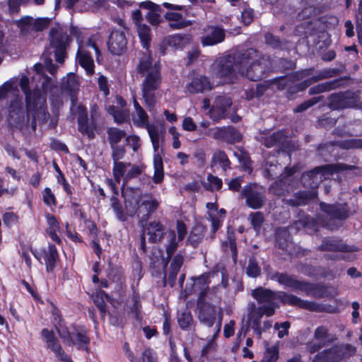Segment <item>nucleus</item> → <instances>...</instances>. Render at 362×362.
Wrapping results in <instances>:
<instances>
[{
  "mask_svg": "<svg viewBox=\"0 0 362 362\" xmlns=\"http://www.w3.org/2000/svg\"><path fill=\"white\" fill-rule=\"evenodd\" d=\"M110 148L112 150L111 156L113 162L119 161L124 157L127 151L124 146L117 145L110 146Z\"/></svg>",
  "mask_w": 362,
  "mask_h": 362,
  "instance_id": "nucleus-63",
  "label": "nucleus"
},
{
  "mask_svg": "<svg viewBox=\"0 0 362 362\" xmlns=\"http://www.w3.org/2000/svg\"><path fill=\"white\" fill-rule=\"evenodd\" d=\"M144 231L149 235V240L153 243L161 241L165 233V226L160 221H153L148 223Z\"/></svg>",
  "mask_w": 362,
  "mask_h": 362,
  "instance_id": "nucleus-30",
  "label": "nucleus"
},
{
  "mask_svg": "<svg viewBox=\"0 0 362 362\" xmlns=\"http://www.w3.org/2000/svg\"><path fill=\"white\" fill-rule=\"evenodd\" d=\"M339 80H338V79L319 83L316 86H314L310 88V89L308 90V94L310 95H317V94L322 93L325 92H328L333 89L337 88L339 86Z\"/></svg>",
  "mask_w": 362,
  "mask_h": 362,
  "instance_id": "nucleus-42",
  "label": "nucleus"
},
{
  "mask_svg": "<svg viewBox=\"0 0 362 362\" xmlns=\"http://www.w3.org/2000/svg\"><path fill=\"white\" fill-rule=\"evenodd\" d=\"M134 107L135 112L133 115V121L135 124L139 127L146 126L148 124V117L143 107L139 105L136 99L134 98Z\"/></svg>",
  "mask_w": 362,
  "mask_h": 362,
  "instance_id": "nucleus-43",
  "label": "nucleus"
},
{
  "mask_svg": "<svg viewBox=\"0 0 362 362\" xmlns=\"http://www.w3.org/2000/svg\"><path fill=\"white\" fill-rule=\"evenodd\" d=\"M342 358V349L339 346L325 349L315 356V361L321 362H338Z\"/></svg>",
  "mask_w": 362,
  "mask_h": 362,
  "instance_id": "nucleus-25",
  "label": "nucleus"
},
{
  "mask_svg": "<svg viewBox=\"0 0 362 362\" xmlns=\"http://www.w3.org/2000/svg\"><path fill=\"white\" fill-rule=\"evenodd\" d=\"M42 335L46 339L47 348L50 349L54 353L57 358L62 361H66L67 358H69L63 350L53 332H49L47 329H43L42 331Z\"/></svg>",
  "mask_w": 362,
  "mask_h": 362,
  "instance_id": "nucleus-23",
  "label": "nucleus"
},
{
  "mask_svg": "<svg viewBox=\"0 0 362 362\" xmlns=\"http://www.w3.org/2000/svg\"><path fill=\"white\" fill-rule=\"evenodd\" d=\"M16 25L20 29L23 35L35 32V18L30 16H24L15 21Z\"/></svg>",
  "mask_w": 362,
  "mask_h": 362,
  "instance_id": "nucleus-44",
  "label": "nucleus"
},
{
  "mask_svg": "<svg viewBox=\"0 0 362 362\" xmlns=\"http://www.w3.org/2000/svg\"><path fill=\"white\" fill-rule=\"evenodd\" d=\"M78 90L79 81L76 74L71 73L63 78L61 83L62 93L70 97L73 105H76Z\"/></svg>",
  "mask_w": 362,
  "mask_h": 362,
  "instance_id": "nucleus-20",
  "label": "nucleus"
},
{
  "mask_svg": "<svg viewBox=\"0 0 362 362\" xmlns=\"http://www.w3.org/2000/svg\"><path fill=\"white\" fill-rule=\"evenodd\" d=\"M288 233L286 230H279L276 233V246L283 251L291 253L292 243L288 240Z\"/></svg>",
  "mask_w": 362,
  "mask_h": 362,
  "instance_id": "nucleus-46",
  "label": "nucleus"
},
{
  "mask_svg": "<svg viewBox=\"0 0 362 362\" xmlns=\"http://www.w3.org/2000/svg\"><path fill=\"white\" fill-rule=\"evenodd\" d=\"M352 166L343 163L327 164L314 168L313 170L303 173L301 182L305 187L315 189L325 180L334 173L347 170Z\"/></svg>",
  "mask_w": 362,
  "mask_h": 362,
  "instance_id": "nucleus-6",
  "label": "nucleus"
},
{
  "mask_svg": "<svg viewBox=\"0 0 362 362\" xmlns=\"http://www.w3.org/2000/svg\"><path fill=\"white\" fill-rule=\"evenodd\" d=\"M290 182L288 177H281L276 181L270 187V191L276 196L281 197L288 193L291 190L289 187Z\"/></svg>",
  "mask_w": 362,
  "mask_h": 362,
  "instance_id": "nucleus-45",
  "label": "nucleus"
},
{
  "mask_svg": "<svg viewBox=\"0 0 362 362\" xmlns=\"http://www.w3.org/2000/svg\"><path fill=\"white\" fill-rule=\"evenodd\" d=\"M132 19L136 27V30L143 46L148 47L151 38V28L143 23L144 18L140 9L135 10L132 13Z\"/></svg>",
  "mask_w": 362,
  "mask_h": 362,
  "instance_id": "nucleus-19",
  "label": "nucleus"
},
{
  "mask_svg": "<svg viewBox=\"0 0 362 362\" xmlns=\"http://www.w3.org/2000/svg\"><path fill=\"white\" fill-rule=\"evenodd\" d=\"M137 74L144 77L141 83L142 97L149 110L153 109L156 103V91L160 88L162 76L160 67L157 63H153L148 54H144L136 65Z\"/></svg>",
  "mask_w": 362,
  "mask_h": 362,
  "instance_id": "nucleus-2",
  "label": "nucleus"
},
{
  "mask_svg": "<svg viewBox=\"0 0 362 362\" xmlns=\"http://www.w3.org/2000/svg\"><path fill=\"white\" fill-rule=\"evenodd\" d=\"M315 197V193L312 191H299L295 193L292 198L285 199L286 204L296 207L308 204Z\"/></svg>",
  "mask_w": 362,
  "mask_h": 362,
  "instance_id": "nucleus-27",
  "label": "nucleus"
},
{
  "mask_svg": "<svg viewBox=\"0 0 362 362\" xmlns=\"http://www.w3.org/2000/svg\"><path fill=\"white\" fill-rule=\"evenodd\" d=\"M145 18L153 27H158L163 22L160 14L153 13L149 10L145 15Z\"/></svg>",
  "mask_w": 362,
  "mask_h": 362,
  "instance_id": "nucleus-64",
  "label": "nucleus"
},
{
  "mask_svg": "<svg viewBox=\"0 0 362 362\" xmlns=\"http://www.w3.org/2000/svg\"><path fill=\"white\" fill-rule=\"evenodd\" d=\"M213 295L209 288L204 289L197 300L198 318L201 323L209 327H212L216 320V307L208 302V300L212 299Z\"/></svg>",
  "mask_w": 362,
  "mask_h": 362,
  "instance_id": "nucleus-9",
  "label": "nucleus"
},
{
  "mask_svg": "<svg viewBox=\"0 0 362 362\" xmlns=\"http://www.w3.org/2000/svg\"><path fill=\"white\" fill-rule=\"evenodd\" d=\"M259 142L267 148L279 147L285 148L288 144V137L282 131L274 132L272 134H262L259 138Z\"/></svg>",
  "mask_w": 362,
  "mask_h": 362,
  "instance_id": "nucleus-22",
  "label": "nucleus"
},
{
  "mask_svg": "<svg viewBox=\"0 0 362 362\" xmlns=\"http://www.w3.org/2000/svg\"><path fill=\"white\" fill-rule=\"evenodd\" d=\"M271 279L276 281L280 284L291 288L293 291H300L303 283V281L296 279L294 276L277 272L272 274Z\"/></svg>",
  "mask_w": 362,
  "mask_h": 362,
  "instance_id": "nucleus-24",
  "label": "nucleus"
},
{
  "mask_svg": "<svg viewBox=\"0 0 362 362\" xmlns=\"http://www.w3.org/2000/svg\"><path fill=\"white\" fill-rule=\"evenodd\" d=\"M113 175L117 182L119 183L122 177L125 176V172L127 167L131 166L130 163H124L122 161L113 162Z\"/></svg>",
  "mask_w": 362,
  "mask_h": 362,
  "instance_id": "nucleus-53",
  "label": "nucleus"
},
{
  "mask_svg": "<svg viewBox=\"0 0 362 362\" xmlns=\"http://www.w3.org/2000/svg\"><path fill=\"white\" fill-rule=\"evenodd\" d=\"M19 86L25 96V103L30 107L33 103V100L43 95L38 89L31 90L29 88V78L26 76H22L20 80Z\"/></svg>",
  "mask_w": 362,
  "mask_h": 362,
  "instance_id": "nucleus-35",
  "label": "nucleus"
},
{
  "mask_svg": "<svg viewBox=\"0 0 362 362\" xmlns=\"http://www.w3.org/2000/svg\"><path fill=\"white\" fill-rule=\"evenodd\" d=\"M71 38L60 26L53 27L49 30V45L42 54V63L36 64L35 71L44 75V66L47 71L54 76L57 71L58 66L52 63L53 59L59 64H63L66 57V49L69 45Z\"/></svg>",
  "mask_w": 362,
  "mask_h": 362,
  "instance_id": "nucleus-1",
  "label": "nucleus"
},
{
  "mask_svg": "<svg viewBox=\"0 0 362 362\" xmlns=\"http://www.w3.org/2000/svg\"><path fill=\"white\" fill-rule=\"evenodd\" d=\"M327 106L332 110H338L346 108L343 92L332 93L327 98Z\"/></svg>",
  "mask_w": 362,
  "mask_h": 362,
  "instance_id": "nucleus-47",
  "label": "nucleus"
},
{
  "mask_svg": "<svg viewBox=\"0 0 362 362\" xmlns=\"http://www.w3.org/2000/svg\"><path fill=\"white\" fill-rule=\"evenodd\" d=\"M344 100L346 104V108L357 107L360 103V97L357 93L352 91H344Z\"/></svg>",
  "mask_w": 362,
  "mask_h": 362,
  "instance_id": "nucleus-55",
  "label": "nucleus"
},
{
  "mask_svg": "<svg viewBox=\"0 0 362 362\" xmlns=\"http://www.w3.org/2000/svg\"><path fill=\"white\" fill-rule=\"evenodd\" d=\"M192 37L188 34H175L166 37L167 44L175 49H182L185 46L189 44Z\"/></svg>",
  "mask_w": 362,
  "mask_h": 362,
  "instance_id": "nucleus-39",
  "label": "nucleus"
},
{
  "mask_svg": "<svg viewBox=\"0 0 362 362\" xmlns=\"http://www.w3.org/2000/svg\"><path fill=\"white\" fill-rule=\"evenodd\" d=\"M247 310L248 319L258 318L261 320L264 315H267V317H270L275 313H274L273 308L272 307L264 308V306L261 305L257 308L255 303H250L248 304Z\"/></svg>",
  "mask_w": 362,
  "mask_h": 362,
  "instance_id": "nucleus-40",
  "label": "nucleus"
},
{
  "mask_svg": "<svg viewBox=\"0 0 362 362\" xmlns=\"http://www.w3.org/2000/svg\"><path fill=\"white\" fill-rule=\"evenodd\" d=\"M222 180L216 176L211 174L208 175L207 182H203L202 185L208 190L213 192L214 190H219L222 187Z\"/></svg>",
  "mask_w": 362,
  "mask_h": 362,
  "instance_id": "nucleus-54",
  "label": "nucleus"
},
{
  "mask_svg": "<svg viewBox=\"0 0 362 362\" xmlns=\"http://www.w3.org/2000/svg\"><path fill=\"white\" fill-rule=\"evenodd\" d=\"M319 251L329 252H349V247L341 240H334L329 238H325L321 245L317 247Z\"/></svg>",
  "mask_w": 362,
  "mask_h": 362,
  "instance_id": "nucleus-28",
  "label": "nucleus"
},
{
  "mask_svg": "<svg viewBox=\"0 0 362 362\" xmlns=\"http://www.w3.org/2000/svg\"><path fill=\"white\" fill-rule=\"evenodd\" d=\"M187 89L190 93L194 94L211 90V86L206 76L200 75L193 78L192 82L187 84Z\"/></svg>",
  "mask_w": 362,
  "mask_h": 362,
  "instance_id": "nucleus-31",
  "label": "nucleus"
},
{
  "mask_svg": "<svg viewBox=\"0 0 362 362\" xmlns=\"http://www.w3.org/2000/svg\"><path fill=\"white\" fill-rule=\"evenodd\" d=\"M73 342L70 345H76L78 349H84L88 352L87 345L89 344L90 339L87 336L86 332L83 329L74 328L72 331Z\"/></svg>",
  "mask_w": 362,
  "mask_h": 362,
  "instance_id": "nucleus-36",
  "label": "nucleus"
},
{
  "mask_svg": "<svg viewBox=\"0 0 362 362\" xmlns=\"http://www.w3.org/2000/svg\"><path fill=\"white\" fill-rule=\"evenodd\" d=\"M111 206L115 212L117 217L119 220L122 221H124L126 220V217L123 213L122 207L119 202V199L113 196L110 199Z\"/></svg>",
  "mask_w": 362,
  "mask_h": 362,
  "instance_id": "nucleus-62",
  "label": "nucleus"
},
{
  "mask_svg": "<svg viewBox=\"0 0 362 362\" xmlns=\"http://www.w3.org/2000/svg\"><path fill=\"white\" fill-rule=\"evenodd\" d=\"M338 146L344 149L360 148L362 149V139H351L343 141H330L320 144L317 148L319 151L329 146Z\"/></svg>",
  "mask_w": 362,
  "mask_h": 362,
  "instance_id": "nucleus-33",
  "label": "nucleus"
},
{
  "mask_svg": "<svg viewBox=\"0 0 362 362\" xmlns=\"http://www.w3.org/2000/svg\"><path fill=\"white\" fill-rule=\"evenodd\" d=\"M269 86L270 83L269 82L264 81V83H257L245 89L244 92L245 99L250 100L255 98H260L267 91Z\"/></svg>",
  "mask_w": 362,
  "mask_h": 362,
  "instance_id": "nucleus-37",
  "label": "nucleus"
},
{
  "mask_svg": "<svg viewBox=\"0 0 362 362\" xmlns=\"http://www.w3.org/2000/svg\"><path fill=\"white\" fill-rule=\"evenodd\" d=\"M257 57V52L253 48L237 52L216 59L211 66L212 74L226 82L233 83L237 74L243 71V65Z\"/></svg>",
  "mask_w": 362,
  "mask_h": 362,
  "instance_id": "nucleus-3",
  "label": "nucleus"
},
{
  "mask_svg": "<svg viewBox=\"0 0 362 362\" xmlns=\"http://www.w3.org/2000/svg\"><path fill=\"white\" fill-rule=\"evenodd\" d=\"M57 258L58 252L56 247L54 245H49L47 251L45 252V257L48 272H52L54 268Z\"/></svg>",
  "mask_w": 362,
  "mask_h": 362,
  "instance_id": "nucleus-50",
  "label": "nucleus"
},
{
  "mask_svg": "<svg viewBox=\"0 0 362 362\" xmlns=\"http://www.w3.org/2000/svg\"><path fill=\"white\" fill-rule=\"evenodd\" d=\"M107 140L110 146H117L126 137V132L117 127H109L107 129Z\"/></svg>",
  "mask_w": 362,
  "mask_h": 362,
  "instance_id": "nucleus-49",
  "label": "nucleus"
},
{
  "mask_svg": "<svg viewBox=\"0 0 362 362\" xmlns=\"http://www.w3.org/2000/svg\"><path fill=\"white\" fill-rule=\"evenodd\" d=\"M278 300L284 305L296 306L309 311H319L320 305L308 300H302L298 296L284 291H278Z\"/></svg>",
  "mask_w": 362,
  "mask_h": 362,
  "instance_id": "nucleus-13",
  "label": "nucleus"
},
{
  "mask_svg": "<svg viewBox=\"0 0 362 362\" xmlns=\"http://www.w3.org/2000/svg\"><path fill=\"white\" fill-rule=\"evenodd\" d=\"M232 105L230 98L226 95L217 96L212 105L210 110L211 118L215 121L219 120L228 117Z\"/></svg>",
  "mask_w": 362,
  "mask_h": 362,
  "instance_id": "nucleus-12",
  "label": "nucleus"
},
{
  "mask_svg": "<svg viewBox=\"0 0 362 362\" xmlns=\"http://www.w3.org/2000/svg\"><path fill=\"white\" fill-rule=\"evenodd\" d=\"M247 64L243 65V71L240 74L245 76L252 81H257L266 76L267 74L272 69V62L269 56L263 55L253 62L249 66Z\"/></svg>",
  "mask_w": 362,
  "mask_h": 362,
  "instance_id": "nucleus-10",
  "label": "nucleus"
},
{
  "mask_svg": "<svg viewBox=\"0 0 362 362\" xmlns=\"http://www.w3.org/2000/svg\"><path fill=\"white\" fill-rule=\"evenodd\" d=\"M279 358V349L276 346L267 348L261 362H276Z\"/></svg>",
  "mask_w": 362,
  "mask_h": 362,
  "instance_id": "nucleus-60",
  "label": "nucleus"
},
{
  "mask_svg": "<svg viewBox=\"0 0 362 362\" xmlns=\"http://www.w3.org/2000/svg\"><path fill=\"white\" fill-rule=\"evenodd\" d=\"M27 109L30 111V117H35V122L38 120L40 124L47 122L49 114L47 111L46 98L44 94L34 99L32 105L27 106Z\"/></svg>",
  "mask_w": 362,
  "mask_h": 362,
  "instance_id": "nucleus-21",
  "label": "nucleus"
},
{
  "mask_svg": "<svg viewBox=\"0 0 362 362\" xmlns=\"http://www.w3.org/2000/svg\"><path fill=\"white\" fill-rule=\"evenodd\" d=\"M206 230V229L204 226L201 224L195 225L190 231L187 240V244L192 245L193 247H197L202 241Z\"/></svg>",
  "mask_w": 362,
  "mask_h": 362,
  "instance_id": "nucleus-38",
  "label": "nucleus"
},
{
  "mask_svg": "<svg viewBox=\"0 0 362 362\" xmlns=\"http://www.w3.org/2000/svg\"><path fill=\"white\" fill-rule=\"evenodd\" d=\"M77 60L79 64L86 70L88 75L94 73V62L88 51L86 50L82 45H79L77 55Z\"/></svg>",
  "mask_w": 362,
  "mask_h": 362,
  "instance_id": "nucleus-29",
  "label": "nucleus"
},
{
  "mask_svg": "<svg viewBox=\"0 0 362 362\" xmlns=\"http://www.w3.org/2000/svg\"><path fill=\"white\" fill-rule=\"evenodd\" d=\"M219 165L223 171H227L230 168V161L225 151L221 150H216L211 160V167L215 168Z\"/></svg>",
  "mask_w": 362,
  "mask_h": 362,
  "instance_id": "nucleus-41",
  "label": "nucleus"
},
{
  "mask_svg": "<svg viewBox=\"0 0 362 362\" xmlns=\"http://www.w3.org/2000/svg\"><path fill=\"white\" fill-rule=\"evenodd\" d=\"M78 110L80 112L78 117V131L83 134L87 135L89 139H93L95 137L94 129L88 122L86 108L80 105Z\"/></svg>",
  "mask_w": 362,
  "mask_h": 362,
  "instance_id": "nucleus-32",
  "label": "nucleus"
},
{
  "mask_svg": "<svg viewBox=\"0 0 362 362\" xmlns=\"http://www.w3.org/2000/svg\"><path fill=\"white\" fill-rule=\"evenodd\" d=\"M323 99H324L323 95H319L317 97L311 98L310 99L305 100L303 103H302L301 104L296 106L294 108L293 111L295 112H303L305 111L306 110H308V108L314 106L319 102L322 101Z\"/></svg>",
  "mask_w": 362,
  "mask_h": 362,
  "instance_id": "nucleus-57",
  "label": "nucleus"
},
{
  "mask_svg": "<svg viewBox=\"0 0 362 362\" xmlns=\"http://www.w3.org/2000/svg\"><path fill=\"white\" fill-rule=\"evenodd\" d=\"M184 262V256L182 254H177L173 259L170 263L169 272L165 276V282L170 286L173 287L175 285L177 275L180 270L181 267Z\"/></svg>",
  "mask_w": 362,
  "mask_h": 362,
  "instance_id": "nucleus-26",
  "label": "nucleus"
},
{
  "mask_svg": "<svg viewBox=\"0 0 362 362\" xmlns=\"http://www.w3.org/2000/svg\"><path fill=\"white\" fill-rule=\"evenodd\" d=\"M127 40L124 31L113 30L109 36L107 46L114 55H121L127 49Z\"/></svg>",
  "mask_w": 362,
  "mask_h": 362,
  "instance_id": "nucleus-16",
  "label": "nucleus"
},
{
  "mask_svg": "<svg viewBox=\"0 0 362 362\" xmlns=\"http://www.w3.org/2000/svg\"><path fill=\"white\" fill-rule=\"evenodd\" d=\"M265 43L274 49H284L286 44L287 41L285 40H281L279 37L274 35L272 33H267L264 35Z\"/></svg>",
  "mask_w": 362,
  "mask_h": 362,
  "instance_id": "nucleus-52",
  "label": "nucleus"
},
{
  "mask_svg": "<svg viewBox=\"0 0 362 362\" xmlns=\"http://www.w3.org/2000/svg\"><path fill=\"white\" fill-rule=\"evenodd\" d=\"M209 132L213 139L225 141L228 144L238 142L242 139L240 133L233 126L210 129Z\"/></svg>",
  "mask_w": 362,
  "mask_h": 362,
  "instance_id": "nucleus-14",
  "label": "nucleus"
},
{
  "mask_svg": "<svg viewBox=\"0 0 362 362\" xmlns=\"http://www.w3.org/2000/svg\"><path fill=\"white\" fill-rule=\"evenodd\" d=\"M241 195L245 199L246 205L253 209H261L267 201L264 189L255 183L244 186Z\"/></svg>",
  "mask_w": 362,
  "mask_h": 362,
  "instance_id": "nucleus-11",
  "label": "nucleus"
},
{
  "mask_svg": "<svg viewBox=\"0 0 362 362\" xmlns=\"http://www.w3.org/2000/svg\"><path fill=\"white\" fill-rule=\"evenodd\" d=\"M250 223L256 232H259L262 223L264 221V215L260 211L251 213L250 214Z\"/></svg>",
  "mask_w": 362,
  "mask_h": 362,
  "instance_id": "nucleus-59",
  "label": "nucleus"
},
{
  "mask_svg": "<svg viewBox=\"0 0 362 362\" xmlns=\"http://www.w3.org/2000/svg\"><path fill=\"white\" fill-rule=\"evenodd\" d=\"M109 296L103 291H100L95 295L93 296V302L99 309L102 318L105 317L106 313L105 299L109 300Z\"/></svg>",
  "mask_w": 362,
  "mask_h": 362,
  "instance_id": "nucleus-51",
  "label": "nucleus"
},
{
  "mask_svg": "<svg viewBox=\"0 0 362 362\" xmlns=\"http://www.w3.org/2000/svg\"><path fill=\"white\" fill-rule=\"evenodd\" d=\"M300 291L305 292L308 296L316 298H322L326 294V288L323 285L303 281Z\"/></svg>",
  "mask_w": 362,
  "mask_h": 362,
  "instance_id": "nucleus-34",
  "label": "nucleus"
},
{
  "mask_svg": "<svg viewBox=\"0 0 362 362\" xmlns=\"http://www.w3.org/2000/svg\"><path fill=\"white\" fill-rule=\"evenodd\" d=\"M320 207L322 213L317 216L316 220L307 218L305 224V226L313 228L314 231L318 230L319 224L331 230L338 229L340 227L338 221H344L358 211L357 206L351 210L347 203L321 202Z\"/></svg>",
  "mask_w": 362,
  "mask_h": 362,
  "instance_id": "nucleus-4",
  "label": "nucleus"
},
{
  "mask_svg": "<svg viewBox=\"0 0 362 362\" xmlns=\"http://www.w3.org/2000/svg\"><path fill=\"white\" fill-rule=\"evenodd\" d=\"M146 128L150 136L154 151V175L153 181L156 184H159L163 180L164 172L163 160L158 152V149L164 144L165 131L162 127L154 124H147Z\"/></svg>",
  "mask_w": 362,
  "mask_h": 362,
  "instance_id": "nucleus-7",
  "label": "nucleus"
},
{
  "mask_svg": "<svg viewBox=\"0 0 362 362\" xmlns=\"http://www.w3.org/2000/svg\"><path fill=\"white\" fill-rule=\"evenodd\" d=\"M177 321L181 329H187L192 325L193 318L190 312L185 310L178 314Z\"/></svg>",
  "mask_w": 362,
  "mask_h": 362,
  "instance_id": "nucleus-58",
  "label": "nucleus"
},
{
  "mask_svg": "<svg viewBox=\"0 0 362 362\" xmlns=\"http://www.w3.org/2000/svg\"><path fill=\"white\" fill-rule=\"evenodd\" d=\"M124 197V204L130 216L138 213L140 216L139 223L142 227L147 222L150 216L159 206V202L151 194L144 196L145 199L139 204L141 193L139 189H127L122 193Z\"/></svg>",
  "mask_w": 362,
  "mask_h": 362,
  "instance_id": "nucleus-5",
  "label": "nucleus"
},
{
  "mask_svg": "<svg viewBox=\"0 0 362 362\" xmlns=\"http://www.w3.org/2000/svg\"><path fill=\"white\" fill-rule=\"evenodd\" d=\"M8 121L9 124L21 131L28 130L30 128L33 132L36 130L37 122L34 117H30V111L23 107L22 101L16 98L10 104L8 108Z\"/></svg>",
  "mask_w": 362,
  "mask_h": 362,
  "instance_id": "nucleus-8",
  "label": "nucleus"
},
{
  "mask_svg": "<svg viewBox=\"0 0 362 362\" xmlns=\"http://www.w3.org/2000/svg\"><path fill=\"white\" fill-rule=\"evenodd\" d=\"M169 243L166 245V252L168 257L170 258L175 252L177 247L176 241V235L174 230H170L168 233Z\"/></svg>",
  "mask_w": 362,
  "mask_h": 362,
  "instance_id": "nucleus-61",
  "label": "nucleus"
},
{
  "mask_svg": "<svg viewBox=\"0 0 362 362\" xmlns=\"http://www.w3.org/2000/svg\"><path fill=\"white\" fill-rule=\"evenodd\" d=\"M246 273L250 277H257L261 274V268L254 256L249 258L248 265L246 268Z\"/></svg>",
  "mask_w": 362,
  "mask_h": 362,
  "instance_id": "nucleus-56",
  "label": "nucleus"
},
{
  "mask_svg": "<svg viewBox=\"0 0 362 362\" xmlns=\"http://www.w3.org/2000/svg\"><path fill=\"white\" fill-rule=\"evenodd\" d=\"M107 112L114 117L117 124L124 122L129 117V111L126 108H119L118 106L110 105L107 109Z\"/></svg>",
  "mask_w": 362,
  "mask_h": 362,
  "instance_id": "nucleus-48",
  "label": "nucleus"
},
{
  "mask_svg": "<svg viewBox=\"0 0 362 362\" xmlns=\"http://www.w3.org/2000/svg\"><path fill=\"white\" fill-rule=\"evenodd\" d=\"M252 296L257 300L259 304L264 308H272L274 313L276 308H279L276 300L278 299V291L275 292L262 287L252 291Z\"/></svg>",
  "mask_w": 362,
  "mask_h": 362,
  "instance_id": "nucleus-17",
  "label": "nucleus"
},
{
  "mask_svg": "<svg viewBox=\"0 0 362 362\" xmlns=\"http://www.w3.org/2000/svg\"><path fill=\"white\" fill-rule=\"evenodd\" d=\"M330 342L328 329L325 326H320L315 330L313 339L307 344V349L310 354H314L327 346Z\"/></svg>",
  "mask_w": 362,
  "mask_h": 362,
  "instance_id": "nucleus-15",
  "label": "nucleus"
},
{
  "mask_svg": "<svg viewBox=\"0 0 362 362\" xmlns=\"http://www.w3.org/2000/svg\"><path fill=\"white\" fill-rule=\"evenodd\" d=\"M226 37L225 30L220 26H208L201 37L203 46H214L224 41Z\"/></svg>",
  "mask_w": 362,
  "mask_h": 362,
  "instance_id": "nucleus-18",
  "label": "nucleus"
}]
</instances>
